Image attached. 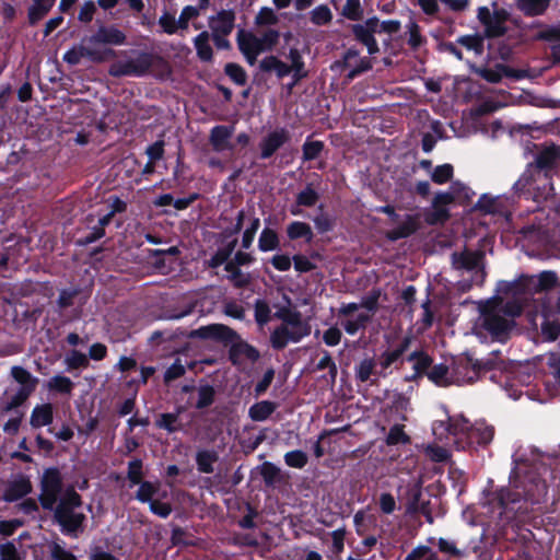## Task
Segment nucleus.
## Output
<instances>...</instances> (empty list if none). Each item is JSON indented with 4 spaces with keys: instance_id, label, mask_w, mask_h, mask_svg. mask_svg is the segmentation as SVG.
<instances>
[{
    "instance_id": "obj_13",
    "label": "nucleus",
    "mask_w": 560,
    "mask_h": 560,
    "mask_svg": "<svg viewBox=\"0 0 560 560\" xmlns=\"http://www.w3.org/2000/svg\"><path fill=\"white\" fill-rule=\"evenodd\" d=\"M377 16L366 19L363 23L350 24L349 30L355 42L366 47L369 55L374 56L380 52V47L375 38Z\"/></svg>"
},
{
    "instance_id": "obj_53",
    "label": "nucleus",
    "mask_w": 560,
    "mask_h": 560,
    "mask_svg": "<svg viewBox=\"0 0 560 560\" xmlns=\"http://www.w3.org/2000/svg\"><path fill=\"white\" fill-rule=\"evenodd\" d=\"M341 14L350 21H360L363 18V8L360 0H346Z\"/></svg>"
},
{
    "instance_id": "obj_6",
    "label": "nucleus",
    "mask_w": 560,
    "mask_h": 560,
    "mask_svg": "<svg viewBox=\"0 0 560 560\" xmlns=\"http://www.w3.org/2000/svg\"><path fill=\"white\" fill-rule=\"evenodd\" d=\"M439 551L448 558H469L476 556L481 558L482 535L462 534L456 539L439 538Z\"/></svg>"
},
{
    "instance_id": "obj_14",
    "label": "nucleus",
    "mask_w": 560,
    "mask_h": 560,
    "mask_svg": "<svg viewBox=\"0 0 560 560\" xmlns=\"http://www.w3.org/2000/svg\"><path fill=\"white\" fill-rule=\"evenodd\" d=\"M411 342L412 337L410 335H406L395 347H390L384 350L377 358V363L382 369L378 374L386 376V371L392 366L395 369L402 366L404 362L406 361L404 355L410 348Z\"/></svg>"
},
{
    "instance_id": "obj_37",
    "label": "nucleus",
    "mask_w": 560,
    "mask_h": 560,
    "mask_svg": "<svg viewBox=\"0 0 560 560\" xmlns=\"http://www.w3.org/2000/svg\"><path fill=\"white\" fill-rule=\"evenodd\" d=\"M280 240L278 233L270 229L265 228L258 238V248L260 252H272L279 248Z\"/></svg>"
},
{
    "instance_id": "obj_33",
    "label": "nucleus",
    "mask_w": 560,
    "mask_h": 560,
    "mask_svg": "<svg viewBox=\"0 0 560 560\" xmlns=\"http://www.w3.org/2000/svg\"><path fill=\"white\" fill-rule=\"evenodd\" d=\"M287 236L290 241L304 238L305 242L311 243L314 234L310 224L302 221H293L287 226Z\"/></svg>"
},
{
    "instance_id": "obj_23",
    "label": "nucleus",
    "mask_w": 560,
    "mask_h": 560,
    "mask_svg": "<svg viewBox=\"0 0 560 560\" xmlns=\"http://www.w3.org/2000/svg\"><path fill=\"white\" fill-rule=\"evenodd\" d=\"M494 436V427L486 422H476L469 430L468 442L479 446H487Z\"/></svg>"
},
{
    "instance_id": "obj_47",
    "label": "nucleus",
    "mask_w": 560,
    "mask_h": 560,
    "mask_svg": "<svg viewBox=\"0 0 560 560\" xmlns=\"http://www.w3.org/2000/svg\"><path fill=\"white\" fill-rule=\"evenodd\" d=\"M319 200V194L313 187V184H307L304 189H302L296 195V203L298 206H303L307 208L314 207Z\"/></svg>"
},
{
    "instance_id": "obj_20",
    "label": "nucleus",
    "mask_w": 560,
    "mask_h": 560,
    "mask_svg": "<svg viewBox=\"0 0 560 560\" xmlns=\"http://www.w3.org/2000/svg\"><path fill=\"white\" fill-rule=\"evenodd\" d=\"M126 34L114 25H101L96 30V32L90 37V42L93 44L115 46L124 45L126 43Z\"/></svg>"
},
{
    "instance_id": "obj_57",
    "label": "nucleus",
    "mask_w": 560,
    "mask_h": 560,
    "mask_svg": "<svg viewBox=\"0 0 560 560\" xmlns=\"http://www.w3.org/2000/svg\"><path fill=\"white\" fill-rule=\"evenodd\" d=\"M410 442V438L406 434L402 424H394L386 436L387 445L406 444Z\"/></svg>"
},
{
    "instance_id": "obj_34",
    "label": "nucleus",
    "mask_w": 560,
    "mask_h": 560,
    "mask_svg": "<svg viewBox=\"0 0 560 560\" xmlns=\"http://www.w3.org/2000/svg\"><path fill=\"white\" fill-rule=\"evenodd\" d=\"M427 377L436 386L446 387L452 384L450 369L446 364L440 363L432 365Z\"/></svg>"
},
{
    "instance_id": "obj_7",
    "label": "nucleus",
    "mask_w": 560,
    "mask_h": 560,
    "mask_svg": "<svg viewBox=\"0 0 560 560\" xmlns=\"http://www.w3.org/2000/svg\"><path fill=\"white\" fill-rule=\"evenodd\" d=\"M375 210L378 213L387 214L392 224H397L395 228L385 232V237L389 242L408 238L421 228L420 214L418 213L405 214L404 219L400 220V215L392 205L381 206Z\"/></svg>"
},
{
    "instance_id": "obj_55",
    "label": "nucleus",
    "mask_w": 560,
    "mask_h": 560,
    "mask_svg": "<svg viewBox=\"0 0 560 560\" xmlns=\"http://www.w3.org/2000/svg\"><path fill=\"white\" fill-rule=\"evenodd\" d=\"M271 310L269 304L262 300L257 299L254 304V316L255 320L259 326L266 325L270 320Z\"/></svg>"
},
{
    "instance_id": "obj_18",
    "label": "nucleus",
    "mask_w": 560,
    "mask_h": 560,
    "mask_svg": "<svg viewBox=\"0 0 560 560\" xmlns=\"http://www.w3.org/2000/svg\"><path fill=\"white\" fill-rule=\"evenodd\" d=\"M523 281H526L527 294L532 295L555 288L558 277L555 271H542L537 276L525 275Z\"/></svg>"
},
{
    "instance_id": "obj_27",
    "label": "nucleus",
    "mask_w": 560,
    "mask_h": 560,
    "mask_svg": "<svg viewBox=\"0 0 560 560\" xmlns=\"http://www.w3.org/2000/svg\"><path fill=\"white\" fill-rule=\"evenodd\" d=\"M468 363L471 364L476 373L503 370L505 368L504 361L500 358V351H493L488 358L475 360L474 362L469 359Z\"/></svg>"
},
{
    "instance_id": "obj_1",
    "label": "nucleus",
    "mask_w": 560,
    "mask_h": 560,
    "mask_svg": "<svg viewBox=\"0 0 560 560\" xmlns=\"http://www.w3.org/2000/svg\"><path fill=\"white\" fill-rule=\"evenodd\" d=\"M188 337L190 339L215 340L224 346L231 345L229 348V360L234 365L242 364V358L250 363H256L260 359L259 350L244 340L241 335L224 324H210L192 329Z\"/></svg>"
},
{
    "instance_id": "obj_26",
    "label": "nucleus",
    "mask_w": 560,
    "mask_h": 560,
    "mask_svg": "<svg viewBox=\"0 0 560 560\" xmlns=\"http://www.w3.org/2000/svg\"><path fill=\"white\" fill-rule=\"evenodd\" d=\"M183 410V407H178L176 412L161 413L155 420V427L165 430L170 434L180 431L183 425L179 421V415Z\"/></svg>"
},
{
    "instance_id": "obj_24",
    "label": "nucleus",
    "mask_w": 560,
    "mask_h": 560,
    "mask_svg": "<svg viewBox=\"0 0 560 560\" xmlns=\"http://www.w3.org/2000/svg\"><path fill=\"white\" fill-rule=\"evenodd\" d=\"M237 46L241 52L261 54L266 51L262 40L252 32L240 30L237 33Z\"/></svg>"
},
{
    "instance_id": "obj_36",
    "label": "nucleus",
    "mask_w": 560,
    "mask_h": 560,
    "mask_svg": "<svg viewBox=\"0 0 560 560\" xmlns=\"http://www.w3.org/2000/svg\"><path fill=\"white\" fill-rule=\"evenodd\" d=\"M471 424L465 417H448L446 422V431L450 434L454 436H465L468 439Z\"/></svg>"
},
{
    "instance_id": "obj_52",
    "label": "nucleus",
    "mask_w": 560,
    "mask_h": 560,
    "mask_svg": "<svg viewBox=\"0 0 560 560\" xmlns=\"http://www.w3.org/2000/svg\"><path fill=\"white\" fill-rule=\"evenodd\" d=\"M332 20V13L328 5L320 4L314 8L311 12V22L317 26H323L330 23Z\"/></svg>"
},
{
    "instance_id": "obj_48",
    "label": "nucleus",
    "mask_w": 560,
    "mask_h": 560,
    "mask_svg": "<svg viewBox=\"0 0 560 560\" xmlns=\"http://www.w3.org/2000/svg\"><path fill=\"white\" fill-rule=\"evenodd\" d=\"M224 73L236 84L245 85L247 83V73L245 69L235 62H228L224 66Z\"/></svg>"
},
{
    "instance_id": "obj_32",
    "label": "nucleus",
    "mask_w": 560,
    "mask_h": 560,
    "mask_svg": "<svg viewBox=\"0 0 560 560\" xmlns=\"http://www.w3.org/2000/svg\"><path fill=\"white\" fill-rule=\"evenodd\" d=\"M83 57H89L93 61H101L103 59L97 54V51L80 46L78 48L73 47L66 51V54L63 55V60L70 66H75L80 63Z\"/></svg>"
},
{
    "instance_id": "obj_12",
    "label": "nucleus",
    "mask_w": 560,
    "mask_h": 560,
    "mask_svg": "<svg viewBox=\"0 0 560 560\" xmlns=\"http://www.w3.org/2000/svg\"><path fill=\"white\" fill-rule=\"evenodd\" d=\"M538 174L544 175L545 182H550L551 173L560 166V145L555 143L544 144L535 155L534 162L529 163Z\"/></svg>"
},
{
    "instance_id": "obj_16",
    "label": "nucleus",
    "mask_w": 560,
    "mask_h": 560,
    "mask_svg": "<svg viewBox=\"0 0 560 560\" xmlns=\"http://www.w3.org/2000/svg\"><path fill=\"white\" fill-rule=\"evenodd\" d=\"M477 73L489 83H499L503 77L520 80L525 75L523 70L504 63H497L494 68H480Z\"/></svg>"
},
{
    "instance_id": "obj_25",
    "label": "nucleus",
    "mask_w": 560,
    "mask_h": 560,
    "mask_svg": "<svg viewBox=\"0 0 560 560\" xmlns=\"http://www.w3.org/2000/svg\"><path fill=\"white\" fill-rule=\"evenodd\" d=\"M154 59V55L148 51H139L136 58L128 59L132 77L145 75L152 68Z\"/></svg>"
},
{
    "instance_id": "obj_5",
    "label": "nucleus",
    "mask_w": 560,
    "mask_h": 560,
    "mask_svg": "<svg viewBox=\"0 0 560 560\" xmlns=\"http://www.w3.org/2000/svg\"><path fill=\"white\" fill-rule=\"evenodd\" d=\"M288 58L291 61L290 66L279 59L277 56H266L259 61L258 69L264 73L275 72L278 79H283L293 72L292 82L289 85V89H292L301 80L307 78L308 72L305 70V62L298 48H291L289 50Z\"/></svg>"
},
{
    "instance_id": "obj_3",
    "label": "nucleus",
    "mask_w": 560,
    "mask_h": 560,
    "mask_svg": "<svg viewBox=\"0 0 560 560\" xmlns=\"http://www.w3.org/2000/svg\"><path fill=\"white\" fill-rule=\"evenodd\" d=\"M275 317L282 322L271 331L269 338L270 346L276 351L283 350L289 342H300L312 331L311 324L303 319L298 310L283 306L275 313Z\"/></svg>"
},
{
    "instance_id": "obj_31",
    "label": "nucleus",
    "mask_w": 560,
    "mask_h": 560,
    "mask_svg": "<svg viewBox=\"0 0 560 560\" xmlns=\"http://www.w3.org/2000/svg\"><path fill=\"white\" fill-rule=\"evenodd\" d=\"M277 404L270 400H261L252 405L248 416L253 421L261 422L267 420L277 409Z\"/></svg>"
},
{
    "instance_id": "obj_43",
    "label": "nucleus",
    "mask_w": 560,
    "mask_h": 560,
    "mask_svg": "<svg viewBox=\"0 0 560 560\" xmlns=\"http://www.w3.org/2000/svg\"><path fill=\"white\" fill-rule=\"evenodd\" d=\"M325 149V143L320 140H311L307 137L302 145V159L303 161H313L319 158Z\"/></svg>"
},
{
    "instance_id": "obj_9",
    "label": "nucleus",
    "mask_w": 560,
    "mask_h": 560,
    "mask_svg": "<svg viewBox=\"0 0 560 560\" xmlns=\"http://www.w3.org/2000/svg\"><path fill=\"white\" fill-rule=\"evenodd\" d=\"M63 488V481L60 470L57 467L47 468L40 480V494L37 501L45 510H52L59 502V495Z\"/></svg>"
},
{
    "instance_id": "obj_49",
    "label": "nucleus",
    "mask_w": 560,
    "mask_h": 560,
    "mask_svg": "<svg viewBox=\"0 0 560 560\" xmlns=\"http://www.w3.org/2000/svg\"><path fill=\"white\" fill-rule=\"evenodd\" d=\"M376 362L373 358H365L355 366V378L365 383L370 380L371 375L374 374Z\"/></svg>"
},
{
    "instance_id": "obj_61",
    "label": "nucleus",
    "mask_w": 560,
    "mask_h": 560,
    "mask_svg": "<svg viewBox=\"0 0 560 560\" xmlns=\"http://www.w3.org/2000/svg\"><path fill=\"white\" fill-rule=\"evenodd\" d=\"M79 295L78 289H62L56 301L57 308L62 312L74 305V300Z\"/></svg>"
},
{
    "instance_id": "obj_42",
    "label": "nucleus",
    "mask_w": 560,
    "mask_h": 560,
    "mask_svg": "<svg viewBox=\"0 0 560 560\" xmlns=\"http://www.w3.org/2000/svg\"><path fill=\"white\" fill-rule=\"evenodd\" d=\"M73 387V382L65 375H55L47 382L48 390L58 394L69 395L71 394Z\"/></svg>"
},
{
    "instance_id": "obj_60",
    "label": "nucleus",
    "mask_w": 560,
    "mask_h": 560,
    "mask_svg": "<svg viewBox=\"0 0 560 560\" xmlns=\"http://www.w3.org/2000/svg\"><path fill=\"white\" fill-rule=\"evenodd\" d=\"M143 462L141 458H135L128 463L127 478L130 483L138 485L143 480Z\"/></svg>"
},
{
    "instance_id": "obj_56",
    "label": "nucleus",
    "mask_w": 560,
    "mask_h": 560,
    "mask_svg": "<svg viewBox=\"0 0 560 560\" xmlns=\"http://www.w3.org/2000/svg\"><path fill=\"white\" fill-rule=\"evenodd\" d=\"M450 218V210L445 207H432V211L425 213V222L430 225L444 224Z\"/></svg>"
},
{
    "instance_id": "obj_58",
    "label": "nucleus",
    "mask_w": 560,
    "mask_h": 560,
    "mask_svg": "<svg viewBox=\"0 0 560 560\" xmlns=\"http://www.w3.org/2000/svg\"><path fill=\"white\" fill-rule=\"evenodd\" d=\"M320 212L314 217L313 222L318 233L325 234L334 230L335 220L323 211V206L319 207Z\"/></svg>"
},
{
    "instance_id": "obj_35",
    "label": "nucleus",
    "mask_w": 560,
    "mask_h": 560,
    "mask_svg": "<svg viewBox=\"0 0 560 560\" xmlns=\"http://www.w3.org/2000/svg\"><path fill=\"white\" fill-rule=\"evenodd\" d=\"M219 459L215 451L201 450L196 454V464L199 472L212 474L214 468L213 464Z\"/></svg>"
},
{
    "instance_id": "obj_46",
    "label": "nucleus",
    "mask_w": 560,
    "mask_h": 560,
    "mask_svg": "<svg viewBox=\"0 0 560 560\" xmlns=\"http://www.w3.org/2000/svg\"><path fill=\"white\" fill-rule=\"evenodd\" d=\"M68 371L86 369L90 365L89 357L79 350H71L65 358Z\"/></svg>"
},
{
    "instance_id": "obj_10",
    "label": "nucleus",
    "mask_w": 560,
    "mask_h": 560,
    "mask_svg": "<svg viewBox=\"0 0 560 560\" xmlns=\"http://www.w3.org/2000/svg\"><path fill=\"white\" fill-rule=\"evenodd\" d=\"M483 258L482 252L465 248L462 252L452 253L451 264L455 270L472 271L476 284L481 285L487 276L482 264Z\"/></svg>"
},
{
    "instance_id": "obj_50",
    "label": "nucleus",
    "mask_w": 560,
    "mask_h": 560,
    "mask_svg": "<svg viewBox=\"0 0 560 560\" xmlns=\"http://www.w3.org/2000/svg\"><path fill=\"white\" fill-rule=\"evenodd\" d=\"M454 175V167L450 163L438 165L431 173V179L433 183L443 185L452 180Z\"/></svg>"
},
{
    "instance_id": "obj_21",
    "label": "nucleus",
    "mask_w": 560,
    "mask_h": 560,
    "mask_svg": "<svg viewBox=\"0 0 560 560\" xmlns=\"http://www.w3.org/2000/svg\"><path fill=\"white\" fill-rule=\"evenodd\" d=\"M32 491V482L28 477L19 475L9 481L3 499L8 502L18 501Z\"/></svg>"
},
{
    "instance_id": "obj_28",
    "label": "nucleus",
    "mask_w": 560,
    "mask_h": 560,
    "mask_svg": "<svg viewBox=\"0 0 560 560\" xmlns=\"http://www.w3.org/2000/svg\"><path fill=\"white\" fill-rule=\"evenodd\" d=\"M551 0H516V8L528 18L545 14Z\"/></svg>"
},
{
    "instance_id": "obj_30",
    "label": "nucleus",
    "mask_w": 560,
    "mask_h": 560,
    "mask_svg": "<svg viewBox=\"0 0 560 560\" xmlns=\"http://www.w3.org/2000/svg\"><path fill=\"white\" fill-rule=\"evenodd\" d=\"M139 485V489L136 492V500L141 503H150L154 499V495H160L161 498H166L167 493L164 491L160 494V482H152L149 480H142Z\"/></svg>"
},
{
    "instance_id": "obj_44",
    "label": "nucleus",
    "mask_w": 560,
    "mask_h": 560,
    "mask_svg": "<svg viewBox=\"0 0 560 560\" xmlns=\"http://www.w3.org/2000/svg\"><path fill=\"white\" fill-rule=\"evenodd\" d=\"M485 34L463 35L457 38V43L476 55H481L485 50Z\"/></svg>"
},
{
    "instance_id": "obj_2",
    "label": "nucleus",
    "mask_w": 560,
    "mask_h": 560,
    "mask_svg": "<svg viewBox=\"0 0 560 560\" xmlns=\"http://www.w3.org/2000/svg\"><path fill=\"white\" fill-rule=\"evenodd\" d=\"M547 486L542 481L534 482L523 491L511 488H501L490 494L489 504L493 510L499 511L500 517L505 520L514 518L517 513L527 511V503L537 504L546 493Z\"/></svg>"
},
{
    "instance_id": "obj_59",
    "label": "nucleus",
    "mask_w": 560,
    "mask_h": 560,
    "mask_svg": "<svg viewBox=\"0 0 560 560\" xmlns=\"http://www.w3.org/2000/svg\"><path fill=\"white\" fill-rule=\"evenodd\" d=\"M450 192L454 194L455 201L458 200L459 202H469L475 195V192L465 184L456 180L452 182L450 186Z\"/></svg>"
},
{
    "instance_id": "obj_40",
    "label": "nucleus",
    "mask_w": 560,
    "mask_h": 560,
    "mask_svg": "<svg viewBox=\"0 0 560 560\" xmlns=\"http://www.w3.org/2000/svg\"><path fill=\"white\" fill-rule=\"evenodd\" d=\"M197 392H198V399H197V402L195 404L196 409H198V410L207 409L215 401L217 392L212 385H210V384L200 385L197 388Z\"/></svg>"
},
{
    "instance_id": "obj_64",
    "label": "nucleus",
    "mask_w": 560,
    "mask_h": 560,
    "mask_svg": "<svg viewBox=\"0 0 560 560\" xmlns=\"http://www.w3.org/2000/svg\"><path fill=\"white\" fill-rule=\"evenodd\" d=\"M541 334L547 341H556L560 337V323L545 320L541 324Z\"/></svg>"
},
{
    "instance_id": "obj_45",
    "label": "nucleus",
    "mask_w": 560,
    "mask_h": 560,
    "mask_svg": "<svg viewBox=\"0 0 560 560\" xmlns=\"http://www.w3.org/2000/svg\"><path fill=\"white\" fill-rule=\"evenodd\" d=\"M46 552L50 553V560H77V558L71 552L67 551L60 544L56 541L40 545V553L45 555Z\"/></svg>"
},
{
    "instance_id": "obj_19",
    "label": "nucleus",
    "mask_w": 560,
    "mask_h": 560,
    "mask_svg": "<svg viewBox=\"0 0 560 560\" xmlns=\"http://www.w3.org/2000/svg\"><path fill=\"white\" fill-rule=\"evenodd\" d=\"M210 34L230 35L235 26V12L233 10H220L208 19Z\"/></svg>"
},
{
    "instance_id": "obj_51",
    "label": "nucleus",
    "mask_w": 560,
    "mask_h": 560,
    "mask_svg": "<svg viewBox=\"0 0 560 560\" xmlns=\"http://www.w3.org/2000/svg\"><path fill=\"white\" fill-rule=\"evenodd\" d=\"M284 463L291 468L302 469L308 462V456L301 450H294L284 454Z\"/></svg>"
},
{
    "instance_id": "obj_29",
    "label": "nucleus",
    "mask_w": 560,
    "mask_h": 560,
    "mask_svg": "<svg viewBox=\"0 0 560 560\" xmlns=\"http://www.w3.org/2000/svg\"><path fill=\"white\" fill-rule=\"evenodd\" d=\"M209 39L210 33L208 31H202L192 40L197 57L202 62L213 61V49L209 44Z\"/></svg>"
},
{
    "instance_id": "obj_15",
    "label": "nucleus",
    "mask_w": 560,
    "mask_h": 560,
    "mask_svg": "<svg viewBox=\"0 0 560 560\" xmlns=\"http://www.w3.org/2000/svg\"><path fill=\"white\" fill-rule=\"evenodd\" d=\"M290 141V133L284 128L268 132L259 142L260 159H270L280 148Z\"/></svg>"
},
{
    "instance_id": "obj_63",
    "label": "nucleus",
    "mask_w": 560,
    "mask_h": 560,
    "mask_svg": "<svg viewBox=\"0 0 560 560\" xmlns=\"http://www.w3.org/2000/svg\"><path fill=\"white\" fill-rule=\"evenodd\" d=\"M498 312H500V314H502L508 319L514 320L515 317L522 314L523 305L515 300L508 301L502 305H498Z\"/></svg>"
},
{
    "instance_id": "obj_4",
    "label": "nucleus",
    "mask_w": 560,
    "mask_h": 560,
    "mask_svg": "<svg viewBox=\"0 0 560 560\" xmlns=\"http://www.w3.org/2000/svg\"><path fill=\"white\" fill-rule=\"evenodd\" d=\"M81 505V495L70 486L51 510L54 511V522L60 527L63 535L78 538L84 533L86 516L82 512L75 511Z\"/></svg>"
},
{
    "instance_id": "obj_62",
    "label": "nucleus",
    "mask_w": 560,
    "mask_h": 560,
    "mask_svg": "<svg viewBox=\"0 0 560 560\" xmlns=\"http://www.w3.org/2000/svg\"><path fill=\"white\" fill-rule=\"evenodd\" d=\"M483 33L486 38H499L506 35L508 27L504 23L492 16L490 23L485 26Z\"/></svg>"
},
{
    "instance_id": "obj_11",
    "label": "nucleus",
    "mask_w": 560,
    "mask_h": 560,
    "mask_svg": "<svg viewBox=\"0 0 560 560\" xmlns=\"http://www.w3.org/2000/svg\"><path fill=\"white\" fill-rule=\"evenodd\" d=\"M540 175L541 174H538L537 171L528 164L521 177L514 183V192L520 197L523 196L526 199L532 198L536 201L547 199L549 191L552 190V185L548 182L544 185L542 189L537 186L536 183Z\"/></svg>"
},
{
    "instance_id": "obj_39",
    "label": "nucleus",
    "mask_w": 560,
    "mask_h": 560,
    "mask_svg": "<svg viewBox=\"0 0 560 560\" xmlns=\"http://www.w3.org/2000/svg\"><path fill=\"white\" fill-rule=\"evenodd\" d=\"M524 276L525 275L521 276L514 281H500L498 285V291L502 294L513 296L527 294L526 281H523Z\"/></svg>"
},
{
    "instance_id": "obj_22",
    "label": "nucleus",
    "mask_w": 560,
    "mask_h": 560,
    "mask_svg": "<svg viewBox=\"0 0 560 560\" xmlns=\"http://www.w3.org/2000/svg\"><path fill=\"white\" fill-rule=\"evenodd\" d=\"M234 131L233 126L217 125L210 130L209 142L215 152L232 150L230 138Z\"/></svg>"
},
{
    "instance_id": "obj_38",
    "label": "nucleus",
    "mask_w": 560,
    "mask_h": 560,
    "mask_svg": "<svg viewBox=\"0 0 560 560\" xmlns=\"http://www.w3.org/2000/svg\"><path fill=\"white\" fill-rule=\"evenodd\" d=\"M259 472L267 487H273L282 481L281 470L271 462H265L259 466Z\"/></svg>"
},
{
    "instance_id": "obj_41",
    "label": "nucleus",
    "mask_w": 560,
    "mask_h": 560,
    "mask_svg": "<svg viewBox=\"0 0 560 560\" xmlns=\"http://www.w3.org/2000/svg\"><path fill=\"white\" fill-rule=\"evenodd\" d=\"M12 395L9 396L8 401L2 406L3 412H9L12 409L21 406L31 395L28 386H18L16 389H11Z\"/></svg>"
},
{
    "instance_id": "obj_54",
    "label": "nucleus",
    "mask_w": 560,
    "mask_h": 560,
    "mask_svg": "<svg viewBox=\"0 0 560 560\" xmlns=\"http://www.w3.org/2000/svg\"><path fill=\"white\" fill-rule=\"evenodd\" d=\"M408 45L411 48V50L416 51L418 50L423 44L427 43V39L424 36L421 35L420 26L416 21H410L408 24Z\"/></svg>"
},
{
    "instance_id": "obj_17",
    "label": "nucleus",
    "mask_w": 560,
    "mask_h": 560,
    "mask_svg": "<svg viewBox=\"0 0 560 560\" xmlns=\"http://www.w3.org/2000/svg\"><path fill=\"white\" fill-rule=\"evenodd\" d=\"M406 361L412 362L413 374L406 377L408 382H417L427 376L433 364V358L423 350H415L406 357Z\"/></svg>"
},
{
    "instance_id": "obj_8",
    "label": "nucleus",
    "mask_w": 560,
    "mask_h": 560,
    "mask_svg": "<svg viewBox=\"0 0 560 560\" xmlns=\"http://www.w3.org/2000/svg\"><path fill=\"white\" fill-rule=\"evenodd\" d=\"M515 322L508 319L500 312H498V305L485 306L481 310V324L480 326L498 341H505Z\"/></svg>"
}]
</instances>
